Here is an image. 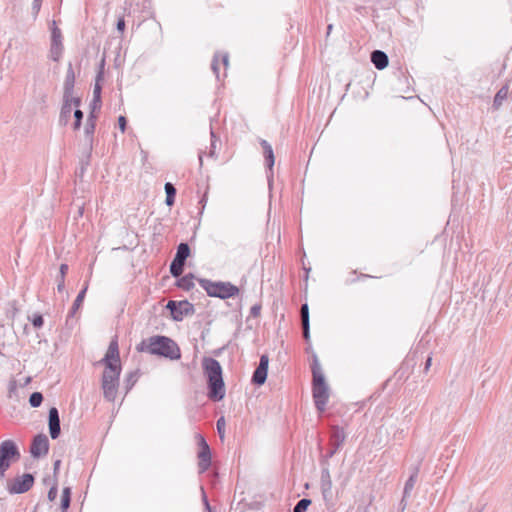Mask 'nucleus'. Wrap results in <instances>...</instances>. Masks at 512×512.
I'll return each mask as SVG.
<instances>
[{
    "label": "nucleus",
    "mask_w": 512,
    "mask_h": 512,
    "mask_svg": "<svg viewBox=\"0 0 512 512\" xmlns=\"http://www.w3.org/2000/svg\"><path fill=\"white\" fill-rule=\"evenodd\" d=\"M68 272V265L67 264H61L59 268V276L65 278L66 274Z\"/></svg>",
    "instance_id": "nucleus-45"
},
{
    "label": "nucleus",
    "mask_w": 512,
    "mask_h": 512,
    "mask_svg": "<svg viewBox=\"0 0 512 512\" xmlns=\"http://www.w3.org/2000/svg\"><path fill=\"white\" fill-rule=\"evenodd\" d=\"M74 118H75V120L82 121V119H83V112L80 109H76L75 112H74Z\"/></svg>",
    "instance_id": "nucleus-48"
},
{
    "label": "nucleus",
    "mask_w": 512,
    "mask_h": 512,
    "mask_svg": "<svg viewBox=\"0 0 512 512\" xmlns=\"http://www.w3.org/2000/svg\"><path fill=\"white\" fill-rule=\"evenodd\" d=\"M200 165H202V155L199 156Z\"/></svg>",
    "instance_id": "nucleus-57"
},
{
    "label": "nucleus",
    "mask_w": 512,
    "mask_h": 512,
    "mask_svg": "<svg viewBox=\"0 0 512 512\" xmlns=\"http://www.w3.org/2000/svg\"><path fill=\"white\" fill-rule=\"evenodd\" d=\"M203 369L208 379V396L213 401H220L225 396V385L220 363L210 357L203 359Z\"/></svg>",
    "instance_id": "nucleus-2"
},
{
    "label": "nucleus",
    "mask_w": 512,
    "mask_h": 512,
    "mask_svg": "<svg viewBox=\"0 0 512 512\" xmlns=\"http://www.w3.org/2000/svg\"><path fill=\"white\" fill-rule=\"evenodd\" d=\"M60 465H61V461H60V460H56V461L54 462V465H53V466H54V467H53V468H54V473H56V472L59 470Z\"/></svg>",
    "instance_id": "nucleus-53"
},
{
    "label": "nucleus",
    "mask_w": 512,
    "mask_h": 512,
    "mask_svg": "<svg viewBox=\"0 0 512 512\" xmlns=\"http://www.w3.org/2000/svg\"><path fill=\"white\" fill-rule=\"evenodd\" d=\"M48 426H49V434L52 439H57L60 435V418L59 412L56 407H51L49 409L48 415Z\"/></svg>",
    "instance_id": "nucleus-12"
},
{
    "label": "nucleus",
    "mask_w": 512,
    "mask_h": 512,
    "mask_svg": "<svg viewBox=\"0 0 512 512\" xmlns=\"http://www.w3.org/2000/svg\"><path fill=\"white\" fill-rule=\"evenodd\" d=\"M95 130V116L93 115V112L90 113L86 126H85V133L86 135H92Z\"/></svg>",
    "instance_id": "nucleus-31"
},
{
    "label": "nucleus",
    "mask_w": 512,
    "mask_h": 512,
    "mask_svg": "<svg viewBox=\"0 0 512 512\" xmlns=\"http://www.w3.org/2000/svg\"><path fill=\"white\" fill-rule=\"evenodd\" d=\"M199 284L211 297L227 299L235 297L239 293V288L230 282H213L208 279H199Z\"/></svg>",
    "instance_id": "nucleus-5"
},
{
    "label": "nucleus",
    "mask_w": 512,
    "mask_h": 512,
    "mask_svg": "<svg viewBox=\"0 0 512 512\" xmlns=\"http://www.w3.org/2000/svg\"><path fill=\"white\" fill-rule=\"evenodd\" d=\"M203 500L205 502V509H206V511L207 512H211V508H210V505H209V503L207 501V498H206L205 494H203Z\"/></svg>",
    "instance_id": "nucleus-52"
},
{
    "label": "nucleus",
    "mask_w": 512,
    "mask_h": 512,
    "mask_svg": "<svg viewBox=\"0 0 512 512\" xmlns=\"http://www.w3.org/2000/svg\"><path fill=\"white\" fill-rule=\"evenodd\" d=\"M72 106L70 104H63L60 111V122L66 124L71 116Z\"/></svg>",
    "instance_id": "nucleus-27"
},
{
    "label": "nucleus",
    "mask_w": 512,
    "mask_h": 512,
    "mask_svg": "<svg viewBox=\"0 0 512 512\" xmlns=\"http://www.w3.org/2000/svg\"><path fill=\"white\" fill-rule=\"evenodd\" d=\"M81 122L82 121H80V120H75V122H74V129L75 130H78L80 128Z\"/></svg>",
    "instance_id": "nucleus-55"
},
{
    "label": "nucleus",
    "mask_w": 512,
    "mask_h": 512,
    "mask_svg": "<svg viewBox=\"0 0 512 512\" xmlns=\"http://www.w3.org/2000/svg\"><path fill=\"white\" fill-rule=\"evenodd\" d=\"M167 308L170 310L173 319L176 321L182 320L184 315L193 311L192 305L187 301L176 302L171 300L168 302Z\"/></svg>",
    "instance_id": "nucleus-8"
},
{
    "label": "nucleus",
    "mask_w": 512,
    "mask_h": 512,
    "mask_svg": "<svg viewBox=\"0 0 512 512\" xmlns=\"http://www.w3.org/2000/svg\"><path fill=\"white\" fill-rule=\"evenodd\" d=\"M75 84V73L72 67V64L69 63L66 71V76L64 80L63 90H71L74 89Z\"/></svg>",
    "instance_id": "nucleus-19"
},
{
    "label": "nucleus",
    "mask_w": 512,
    "mask_h": 512,
    "mask_svg": "<svg viewBox=\"0 0 512 512\" xmlns=\"http://www.w3.org/2000/svg\"><path fill=\"white\" fill-rule=\"evenodd\" d=\"M303 337L305 340H309L310 337V324L309 322L302 323Z\"/></svg>",
    "instance_id": "nucleus-40"
},
{
    "label": "nucleus",
    "mask_w": 512,
    "mask_h": 512,
    "mask_svg": "<svg viewBox=\"0 0 512 512\" xmlns=\"http://www.w3.org/2000/svg\"><path fill=\"white\" fill-rule=\"evenodd\" d=\"M73 92L74 89L63 91V104H70V106H72V100L74 99Z\"/></svg>",
    "instance_id": "nucleus-34"
},
{
    "label": "nucleus",
    "mask_w": 512,
    "mask_h": 512,
    "mask_svg": "<svg viewBox=\"0 0 512 512\" xmlns=\"http://www.w3.org/2000/svg\"><path fill=\"white\" fill-rule=\"evenodd\" d=\"M137 350L140 352H148L152 355H160L172 360L181 357L178 345L166 336L157 335L144 339L137 346Z\"/></svg>",
    "instance_id": "nucleus-1"
},
{
    "label": "nucleus",
    "mask_w": 512,
    "mask_h": 512,
    "mask_svg": "<svg viewBox=\"0 0 512 512\" xmlns=\"http://www.w3.org/2000/svg\"><path fill=\"white\" fill-rule=\"evenodd\" d=\"M193 275L192 274H189V275H185L183 276L182 278H180L177 282V286L179 288H182L186 291H189L191 290L193 287H194V282H193Z\"/></svg>",
    "instance_id": "nucleus-24"
},
{
    "label": "nucleus",
    "mask_w": 512,
    "mask_h": 512,
    "mask_svg": "<svg viewBox=\"0 0 512 512\" xmlns=\"http://www.w3.org/2000/svg\"><path fill=\"white\" fill-rule=\"evenodd\" d=\"M216 426H217L219 438L221 439V441H223L225 438V426H226L225 418L223 416L217 420Z\"/></svg>",
    "instance_id": "nucleus-32"
},
{
    "label": "nucleus",
    "mask_w": 512,
    "mask_h": 512,
    "mask_svg": "<svg viewBox=\"0 0 512 512\" xmlns=\"http://www.w3.org/2000/svg\"><path fill=\"white\" fill-rule=\"evenodd\" d=\"M502 92H503V90L501 89V90H500V91H498V93L496 94V96H495V98H494V103H495V104L500 103V101L503 99Z\"/></svg>",
    "instance_id": "nucleus-49"
},
{
    "label": "nucleus",
    "mask_w": 512,
    "mask_h": 512,
    "mask_svg": "<svg viewBox=\"0 0 512 512\" xmlns=\"http://www.w3.org/2000/svg\"><path fill=\"white\" fill-rule=\"evenodd\" d=\"M91 107H92V111L94 113V111L96 109H100L101 107V97H98V100L96 101V98L93 97V100L91 102Z\"/></svg>",
    "instance_id": "nucleus-43"
},
{
    "label": "nucleus",
    "mask_w": 512,
    "mask_h": 512,
    "mask_svg": "<svg viewBox=\"0 0 512 512\" xmlns=\"http://www.w3.org/2000/svg\"><path fill=\"white\" fill-rule=\"evenodd\" d=\"M57 494H58V490H57V487L56 486H52L49 491H48V499L50 501H53L56 499L57 497Z\"/></svg>",
    "instance_id": "nucleus-42"
},
{
    "label": "nucleus",
    "mask_w": 512,
    "mask_h": 512,
    "mask_svg": "<svg viewBox=\"0 0 512 512\" xmlns=\"http://www.w3.org/2000/svg\"><path fill=\"white\" fill-rule=\"evenodd\" d=\"M311 504V500L307 498H303L297 502V504L293 508V512H305L309 505Z\"/></svg>",
    "instance_id": "nucleus-29"
},
{
    "label": "nucleus",
    "mask_w": 512,
    "mask_h": 512,
    "mask_svg": "<svg viewBox=\"0 0 512 512\" xmlns=\"http://www.w3.org/2000/svg\"><path fill=\"white\" fill-rule=\"evenodd\" d=\"M49 450V441L46 435L38 434L34 437L32 444L30 446V453L32 457L39 458L48 453Z\"/></svg>",
    "instance_id": "nucleus-9"
},
{
    "label": "nucleus",
    "mask_w": 512,
    "mask_h": 512,
    "mask_svg": "<svg viewBox=\"0 0 512 512\" xmlns=\"http://www.w3.org/2000/svg\"><path fill=\"white\" fill-rule=\"evenodd\" d=\"M44 323L42 315H34L32 319V324L35 328H41Z\"/></svg>",
    "instance_id": "nucleus-39"
},
{
    "label": "nucleus",
    "mask_w": 512,
    "mask_h": 512,
    "mask_svg": "<svg viewBox=\"0 0 512 512\" xmlns=\"http://www.w3.org/2000/svg\"><path fill=\"white\" fill-rule=\"evenodd\" d=\"M418 472H419V468L417 466V467H415L413 473L410 475V477L408 478V480L405 483L404 491H403V498L401 500V504H403V509L406 506V503H405L406 498L410 496V494L415 486Z\"/></svg>",
    "instance_id": "nucleus-16"
},
{
    "label": "nucleus",
    "mask_w": 512,
    "mask_h": 512,
    "mask_svg": "<svg viewBox=\"0 0 512 512\" xmlns=\"http://www.w3.org/2000/svg\"><path fill=\"white\" fill-rule=\"evenodd\" d=\"M269 359L268 356L262 355L257 368L255 369L252 382L256 385H263L267 378Z\"/></svg>",
    "instance_id": "nucleus-10"
},
{
    "label": "nucleus",
    "mask_w": 512,
    "mask_h": 512,
    "mask_svg": "<svg viewBox=\"0 0 512 512\" xmlns=\"http://www.w3.org/2000/svg\"><path fill=\"white\" fill-rule=\"evenodd\" d=\"M301 322L302 323H306V322H309V307H308V304H303L301 306Z\"/></svg>",
    "instance_id": "nucleus-35"
},
{
    "label": "nucleus",
    "mask_w": 512,
    "mask_h": 512,
    "mask_svg": "<svg viewBox=\"0 0 512 512\" xmlns=\"http://www.w3.org/2000/svg\"><path fill=\"white\" fill-rule=\"evenodd\" d=\"M42 0H33L32 3V15L34 18L38 15L40 9H41Z\"/></svg>",
    "instance_id": "nucleus-37"
},
{
    "label": "nucleus",
    "mask_w": 512,
    "mask_h": 512,
    "mask_svg": "<svg viewBox=\"0 0 512 512\" xmlns=\"http://www.w3.org/2000/svg\"><path fill=\"white\" fill-rule=\"evenodd\" d=\"M57 281H58L57 290L59 292H62L65 289V278L58 277Z\"/></svg>",
    "instance_id": "nucleus-46"
},
{
    "label": "nucleus",
    "mask_w": 512,
    "mask_h": 512,
    "mask_svg": "<svg viewBox=\"0 0 512 512\" xmlns=\"http://www.w3.org/2000/svg\"><path fill=\"white\" fill-rule=\"evenodd\" d=\"M118 124H119V128L122 132L125 131L126 129V124H127V121H126V118L124 116H120L118 118Z\"/></svg>",
    "instance_id": "nucleus-44"
},
{
    "label": "nucleus",
    "mask_w": 512,
    "mask_h": 512,
    "mask_svg": "<svg viewBox=\"0 0 512 512\" xmlns=\"http://www.w3.org/2000/svg\"><path fill=\"white\" fill-rule=\"evenodd\" d=\"M50 31L51 43L62 44V33L61 30L57 27L55 20H53L50 24Z\"/></svg>",
    "instance_id": "nucleus-23"
},
{
    "label": "nucleus",
    "mask_w": 512,
    "mask_h": 512,
    "mask_svg": "<svg viewBox=\"0 0 512 512\" xmlns=\"http://www.w3.org/2000/svg\"><path fill=\"white\" fill-rule=\"evenodd\" d=\"M228 62H229V56H228V54H224V55L222 56V63H223V65H224L225 67H227V66H228Z\"/></svg>",
    "instance_id": "nucleus-50"
},
{
    "label": "nucleus",
    "mask_w": 512,
    "mask_h": 512,
    "mask_svg": "<svg viewBox=\"0 0 512 512\" xmlns=\"http://www.w3.org/2000/svg\"><path fill=\"white\" fill-rule=\"evenodd\" d=\"M211 67H212L214 74L216 75V78L219 79V64H218V55L217 54L214 55Z\"/></svg>",
    "instance_id": "nucleus-38"
},
{
    "label": "nucleus",
    "mask_w": 512,
    "mask_h": 512,
    "mask_svg": "<svg viewBox=\"0 0 512 512\" xmlns=\"http://www.w3.org/2000/svg\"><path fill=\"white\" fill-rule=\"evenodd\" d=\"M321 492L325 502L332 500V480L328 468L321 471Z\"/></svg>",
    "instance_id": "nucleus-13"
},
{
    "label": "nucleus",
    "mask_w": 512,
    "mask_h": 512,
    "mask_svg": "<svg viewBox=\"0 0 512 512\" xmlns=\"http://www.w3.org/2000/svg\"><path fill=\"white\" fill-rule=\"evenodd\" d=\"M86 291H87V285H85V287L79 292V294L77 295L74 303H73V306L68 314V317H73L76 313V311L80 308V306L82 305L83 301H84V298H85V294H86Z\"/></svg>",
    "instance_id": "nucleus-20"
},
{
    "label": "nucleus",
    "mask_w": 512,
    "mask_h": 512,
    "mask_svg": "<svg viewBox=\"0 0 512 512\" xmlns=\"http://www.w3.org/2000/svg\"><path fill=\"white\" fill-rule=\"evenodd\" d=\"M63 52V44L51 43L50 45V58L53 61H59Z\"/></svg>",
    "instance_id": "nucleus-26"
},
{
    "label": "nucleus",
    "mask_w": 512,
    "mask_h": 512,
    "mask_svg": "<svg viewBox=\"0 0 512 512\" xmlns=\"http://www.w3.org/2000/svg\"><path fill=\"white\" fill-rule=\"evenodd\" d=\"M261 305L255 304L250 309V315L252 317H258L260 315Z\"/></svg>",
    "instance_id": "nucleus-41"
},
{
    "label": "nucleus",
    "mask_w": 512,
    "mask_h": 512,
    "mask_svg": "<svg viewBox=\"0 0 512 512\" xmlns=\"http://www.w3.org/2000/svg\"><path fill=\"white\" fill-rule=\"evenodd\" d=\"M116 28L121 33L125 30V21L123 18H119V20L117 21Z\"/></svg>",
    "instance_id": "nucleus-47"
},
{
    "label": "nucleus",
    "mask_w": 512,
    "mask_h": 512,
    "mask_svg": "<svg viewBox=\"0 0 512 512\" xmlns=\"http://www.w3.org/2000/svg\"><path fill=\"white\" fill-rule=\"evenodd\" d=\"M136 381H137L136 373H134V372L129 373V375L126 378V388H127V390L131 389Z\"/></svg>",
    "instance_id": "nucleus-36"
},
{
    "label": "nucleus",
    "mask_w": 512,
    "mask_h": 512,
    "mask_svg": "<svg viewBox=\"0 0 512 512\" xmlns=\"http://www.w3.org/2000/svg\"><path fill=\"white\" fill-rule=\"evenodd\" d=\"M103 78V72L100 71L96 77V83L94 85L93 89V97L96 98V101L98 100V97H101V86L99 84V81Z\"/></svg>",
    "instance_id": "nucleus-33"
},
{
    "label": "nucleus",
    "mask_w": 512,
    "mask_h": 512,
    "mask_svg": "<svg viewBox=\"0 0 512 512\" xmlns=\"http://www.w3.org/2000/svg\"><path fill=\"white\" fill-rule=\"evenodd\" d=\"M332 24H329L328 27H327V34L329 35L330 32L332 31Z\"/></svg>",
    "instance_id": "nucleus-56"
},
{
    "label": "nucleus",
    "mask_w": 512,
    "mask_h": 512,
    "mask_svg": "<svg viewBox=\"0 0 512 512\" xmlns=\"http://www.w3.org/2000/svg\"><path fill=\"white\" fill-rule=\"evenodd\" d=\"M166 193L165 203L167 206H172L175 202L176 188L170 182H167L164 186Z\"/></svg>",
    "instance_id": "nucleus-22"
},
{
    "label": "nucleus",
    "mask_w": 512,
    "mask_h": 512,
    "mask_svg": "<svg viewBox=\"0 0 512 512\" xmlns=\"http://www.w3.org/2000/svg\"><path fill=\"white\" fill-rule=\"evenodd\" d=\"M260 144L264 151L266 164L269 169H272L275 162L272 146L266 140H262Z\"/></svg>",
    "instance_id": "nucleus-18"
},
{
    "label": "nucleus",
    "mask_w": 512,
    "mask_h": 512,
    "mask_svg": "<svg viewBox=\"0 0 512 512\" xmlns=\"http://www.w3.org/2000/svg\"><path fill=\"white\" fill-rule=\"evenodd\" d=\"M346 439L345 432L342 428L334 427L331 433V445L333 446L332 450L329 452V456L332 457L337 450L343 445Z\"/></svg>",
    "instance_id": "nucleus-14"
},
{
    "label": "nucleus",
    "mask_w": 512,
    "mask_h": 512,
    "mask_svg": "<svg viewBox=\"0 0 512 512\" xmlns=\"http://www.w3.org/2000/svg\"><path fill=\"white\" fill-rule=\"evenodd\" d=\"M199 445L201 447V450L198 454L199 469L200 472H204L208 469V467L211 464V453L207 442L202 436L199 437Z\"/></svg>",
    "instance_id": "nucleus-11"
},
{
    "label": "nucleus",
    "mask_w": 512,
    "mask_h": 512,
    "mask_svg": "<svg viewBox=\"0 0 512 512\" xmlns=\"http://www.w3.org/2000/svg\"><path fill=\"white\" fill-rule=\"evenodd\" d=\"M371 62L377 69L382 70L388 66L389 59L385 52L381 50H374L371 53Z\"/></svg>",
    "instance_id": "nucleus-15"
},
{
    "label": "nucleus",
    "mask_w": 512,
    "mask_h": 512,
    "mask_svg": "<svg viewBox=\"0 0 512 512\" xmlns=\"http://www.w3.org/2000/svg\"><path fill=\"white\" fill-rule=\"evenodd\" d=\"M185 263L177 259H173L170 264V273L174 277H179L183 273Z\"/></svg>",
    "instance_id": "nucleus-25"
},
{
    "label": "nucleus",
    "mask_w": 512,
    "mask_h": 512,
    "mask_svg": "<svg viewBox=\"0 0 512 512\" xmlns=\"http://www.w3.org/2000/svg\"><path fill=\"white\" fill-rule=\"evenodd\" d=\"M211 136H212V138H214V137H215V135H214V132H213V131H211Z\"/></svg>",
    "instance_id": "nucleus-58"
},
{
    "label": "nucleus",
    "mask_w": 512,
    "mask_h": 512,
    "mask_svg": "<svg viewBox=\"0 0 512 512\" xmlns=\"http://www.w3.org/2000/svg\"><path fill=\"white\" fill-rule=\"evenodd\" d=\"M81 104V99L79 97H74V99L72 100V105L78 107L80 106Z\"/></svg>",
    "instance_id": "nucleus-51"
},
{
    "label": "nucleus",
    "mask_w": 512,
    "mask_h": 512,
    "mask_svg": "<svg viewBox=\"0 0 512 512\" xmlns=\"http://www.w3.org/2000/svg\"><path fill=\"white\" fill-rule=\"evenodd\" d=\"M189 255V245L187 243H180L179 246L177 247V252L174 258L185 263Z\"/></svg>",
    "instance_id": "nucleus-21"
},
{
    "label": "nucleus",
    "mask_w": 512,
    "mask_h": 512,
    "mask_svg": "<svg viewBox=\"0 0 512 512\" xmlns=\"http://www.w3.org/2000/svg\"><path fill=\"white\" fill-rule=\"evenodd\" d=\"M70 488L66 487L63 489L62 499H61V508L63 511H66L70 506Z\"/></svg>",
    "instance_id": "nucleus-28"
},
{
    "label": "nucleus",
    "mask_w": 512,
    "mask_h": 512,
    "mask_svg": "<svg viewBox=\"0 0 512 512\" xmlns=\"http://www.w3.org/2000/svg\"><path fill=\"white\" fill-rule=\"evenodd\" d=\"M42 401L43 395L40 392H33L29 397V403L34 408L39 407Z\"/></svg>",
    "instance_id": "nucleus-30"
},
{
    "label": "nucleus",
    "mask_w": 512,
    "mask_h": 512,
    "mask_svg": "<svg viewBox=\"0 0 512 512\" xmlns=\"http://www.w3.org/2000/svg\"><path fill=\"white\" fill-rule=\"evenodd\" d=\"M101 363L105 365V369L102 375V381H117L119 382V376L121 373V365H120V355L118 342L116 339H113L106 351L104 358L101 360Z\"/></svg>",
    "instance_id": "nucleus-4"
},
{
    "label": "nucleus",
    "mask_w": 512,
    "mask_h": 512,
    "mask_svg": "<svg viewBox=\"0 0 512 512\" xmlns=\"http://www.w3.org/2000/svg\"><path fill=\"white\" fill-rule=\"evenodd\" d=\"M34 476L30 473L15 477L7 483V490L10 494H22L29 491L34 484Z\"/></svg>",
    "instance_id": "nucleus-7"
},
{
    "label": "nucleus",
    "mask_w": 512,
    "mask_h": 512,
    "mask_svg": "<svg viewBox=\"0 0 512 512\" xmlns=\"http://www.w3.org/2000/svg\"><path fill=\"white\" fill-rule=\"evenodd\" d=\"M119 382L117 381H102L103 395L108 401H114L117 393Z\"/></svg>",
    "instance_id": "nucleus-17"
},
{
    "label": "nucleus",
    "mask_w": 512,
    "mask_h": 512,
    "mask_svg": "<svg viewBox=\"0 0 512 512\" xmlns=\"http://www.w3.org/2000/svg\"><path fill=\"white\" fill-rule=\"evenodd\" d=\"M20 459V451L13 440H5L0 444V478L5 476V472L11 466V463Z\"/></svg>",
    "instance_id": "nucleus-6"
},
{
    "label": "nucleus",
    "mask_w": 512,
    "mask_h": 512,
    "mask_svg": "<svg viewBox=\"0 0 512 512\" xmlns=\"http://www.w3.org/2000/svg\"><path fill=\"white\" fill-rule=\"evenodd\" d=\"M432 358L428 357L425 363V371H428L431 366Z\"/></svg>",
    "instance_id": "nucleus-54"
},
{
    "label": "nucleus",
    "mask_w": 512,
    "mask_h": 512,
    "mask_svg": "<svg viewBox=\"0 0 512 512\" xmlns=\"http://www.w3.org/2000/svg\"><path fill=\"white\" fill-rule=\"evenodd\" d=\"M210 155H211V156H213V155H214V150H211Z\"/></svg>",
    "instance_id": "nucleus-59"
},
{
    "label": "nucleus",
    "mask_w": 512,
    "mask_h": 512,
    "mask_svg": "<svg viewBox=\"0 0 512 512\" xmlns=\"http://www.w3.org/2000/svg\"><path fill=\"white\" fill-rule=\"evenodd\" d=\"M312 374H313V398L316 405V408L319 411H324L326 404L329 399V387L325 381L324 374L322 372L321 366L317 360L314 359V363L312 366Z\"/></svg>",
    "instance_id": "nucleus-3"
}]
</instances>
